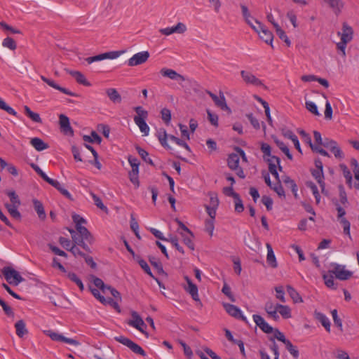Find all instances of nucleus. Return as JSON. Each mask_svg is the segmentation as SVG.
Returning a JSON list of instances; mask_svg holds the SVG:
<instances>
[{
	"label": "nucleus",
	"instance_id": "24",
	"mask_svg": "<svg viewBox=\"0 0 359 359\" xmlns=\"http://www.w3.org/2000/svg\"><path fill=\"white\" fill-rule=\"evenodd\" d=\"M30 144L36 150H37L39 151H43L49 147L48 144L45 143L39 137L32 138L30 140Z\"/></svg>",
	"mask_w": 359,
	"mask_h": 359
},
{
	"label": "nucleus",
	"instance_id": "9",
	"mask_svg": "<svg viewBox=\"0 0 359 359\" xmlns=\"http://www.w3.org/2000/svg\"><path fill=\"white\" fill-rule=\"evenodd\" d=\"M257 25H259V28H260V33L259 34V38L263 40L266 43L270 44L272 48L273 46V35L271 31H269L263 24H262L259 20H255Z\"/></svg>",
	"mask_w": 359,
	"mask_h": 359
},
{
	"label": "nucleus",
	"instance_id": "37",
	"mask_svg": "<svg viewBox=\"0 0 359 359\" xmlns=\"http://www.w3.org/2000/svg\"><path fill=\"white\" fill-rule=\"evenodd\" d=\"M83 139L85 142L91 143L97 142V144H100L102 142L101 137L94 130L91 132L90 136L84 135L83 137Z\"/></svg>",
	"mask_w": 359,
	"mask_h": 359
},
{
	"label": "nucleus",
	"instance_id": "14",
	"mask_svg": "<svg viewBox=\"0 0 359 359\" xmlns=\"http://www.w3.org/2000/svg\"><path fill=\"white\" fill-rule=\"evenodd\" d=\"M252 318L256 324L264 333L270 334L273 332V328L269 325L263 317L258 314H254Z\"/></svg>",
	"mask_w": 359,
	"mask_h": 359
},
{
	"label": "nucleus",
	"instance_id": "17",
	"mask_svg": "<svg viewBox=\"0 0 359 359\" xmlns=\"http://www.w3.org/2000/svg\"><path fill=\"white\" fill-rule=\"evenodd\" d=\"M184 279L187 283V286L184 287V290L191 294L194 301L200 302L198 293V287L196 285L193 283L191 280L187 276H184Z\"/></svg>",
	"mask_w": 359,
	"mask_h": 359
},
{
	"label": "nucleus",
	"instance_id": "8",
	"mask_svg": "<svg viewBox=\"0 0 359 359\" xmlns=\"http://www.w3.org/2000/svg\"><path fill=\"white\" fill-rule=\"evenodd\" d=\"M241 76L243 81L246 84L253 85L255 86H264L262 81L256 77L252 73L245 70L241 71Z\"/></svg>",
	"mask_w": 359,
	"mask_h": 359
},
{
	"label": "nucleus",
	"instance_id": "16",
	"mask_svg": "<svg viewBox=\"0 0 359 359\" xmlns=\"http://www.w3.org/2000/svg\"><path fill=\"white\" fill-rule=\"evenodd\" d=\"M40 77H41V79L43 81L46 83L50 87H52V88H55L56 90H58L60 92H62V93H65L66 95H70V96H73V97H77L78 96V95L76 93L70 91L67 88H65L60 86L53 80L48 79L46 76H43V75H41Z\"/></svg>",
	"mask_w": 359,
	"mask_h": 359
},
{
	"label": "nucleus",
	"instance_id": "53",
	"mask_svg": "<svg viewBox=\"0 0 359 359\" xmlns=\"http://www.w3.org/2000/svg\"><path fill=\"white\" fill-rule=\"evenodd\" d=\"M0 109L6 111L8 114L17 116V112L8 106L2 99L0 98Z\"/></svg>",
	"mask_w": 359,
	"mask_h": 359
},
{
	"label": "nucleus",
	"instance_id": "3",
	"mask_svg": "<svg viewBox=\"0 0 359 359\" xmlns=\"http://www.w3.org/2000/svg\"><path fill=\"white\" fill-rule=\"evenodd\" d=\"M330 266L332 269L328 271V273L333 274L339 280H347L353 276V272L346 269L345 265L331 263Z\"/></svg>",
	"mask_w": 359,
	"mask_h": 359
},
{
	"label": "nucleus",
	"instance_id": "7",
	"mask_svg": "<svg viewBox=\"0 0 359 359\" xmlns=\"http://www.w3.org/2000/svg\"><path fill=\"white\" fill-rule=\"evenodd\" d=\"M223 306L225 309V311L229 314L231 316L243 320L245 323H248V320L246 317H245L241 311V309L233 304L229 303H223Z\"/></svg>",
	"mask_w": 359,
	"mask_h": 359
},
{
	"label": "nucleus",
	"instance_id": "47",
	"mask_svg": "<svg viewBox=\"0 0 359 359\" xmlns=\"http://www.w3.org/2000/svg\"><path fill=\"white\" fill-rule=\"evenodd\" d=\"M287 343L285 344L287 350L290 352V353L295 358L299 357V351L297 348L292 345L291 341H287Z\"/></svg>",
	"mask_w": 359,
	"mask_h": 359
},
{
	"label": "nucleus",
	"instance_id": "12",
	"mask_svg": "<svg viewBox=\"0 0 359 359\" xmlns=\"http://www.w3.org/2000/svg\"><path fill=\"white\" fill-rule=\"evenodd\" d=\"M46 335H48L52 340L56 341H62L69 344H72L74 346L79 345V342L77 340L74 339L67 338L59 333L55 332L52 330H47L45 332Z\"/></svg>",
	"mask_w": 359,
	"mask_h": 359
},
{
	"label": "nucleus",
	"instance_id": "45",
	"mask_svg": "<svg viewBox=\"0 0 359 359\" xmlns=\"http://www.w3.org/2000/svg\"><path fill=\"white\" fill-rule=\"evenodd\" d=\"M91 196H92V198L94 201V203H95V205L99 208L100 209H101L102 210L104 211V212H107L108 211V209L103 204L101 198L97 196L96 194H95L94 193H91L90 194Z\"/></svg>",
	"mask_w": 359,
	"mask_h": 359
},
{
	"label": "nucleus",
	"instance_id": "59",
	"mask_svg": "<svg viewBox=\"0 0 359 359\" xmlns=\"http://www.w3.org/2000/svg\"><path fill=\"white\" fill-rule=\"evenodd\" d=\"M351 165L353 167V171L354 172L355 180L359 181V164L358 161L354 158H351Z\"/></svg>",
	"mask_w": 359,
	"mask_h": 359
},
{
	"label": "nucleus",
	"instance_id": "21",
	"mask_svg": "<svg viewBox=\"0 0 359 359\" xmlns=\"http://www.w3.org/2000/svg\"><path fill=\"white\" fill-rule=\"evenodd\" d=\"M32 203L34 209L36 212L39 218L41 220H44L46 218V214L43 203L36 198L32 200Z\"/></svg>",
	"mask_w": 359,
	"mask_h": 359
},
{
	"label": "nucleus",
	"instance_id": "15",
	"mask_svg": "<svg viewBox=\"0 0 359 359\" xmlns=\"http://www.w3.org/2000/svg\"><path fill=\"white\" fill-rule=\"evenodd\" d=\"M160 74L163 76L168 77L174 81H184L186 80L185 77L183 75H181L180 74L177 73L176 71L172 69L162 68L160 70Z\"/></svg>",
	"mask_w": 359,
	"mask_h": 359
},
{
	"label": "nucleus",
	"instance_id": "41",
	"mask_svg": "<svg viewBox=\"0 0 359 359\" xmlns=\"http://www.w3.org/2000/svg\"><path fill=\"white\" fill-rule=\"evenodd\" d=\"M275 142L279 149L287 156V157L290 160H292V155L290 154L289 148L284 144V142L278 140H276Z\"/></svg>",
	"mask_w": 359,
	"mask_h": 359
},
{
	"label": "nucleus",
	"instance_id": "11",
	"mask_svg": "<svg viewBox=\"0 0 359 359\" xmlns=\"http://www.w3.org/2000/svg\"><path fill=\"white\" fill-rule=\"evenodd\" d=\"M131 316L133 318V320H130L128 322V324L130 326H132V327L136 328L142 333L147 334V333L146 332H144V330L142 328V327H146V325H145L144 320L140 317V316L138 314V313L135 311H133L131 312Z\"/></svg>",
	"mask_w": 359,
	"mask_h": 359
},
{
	"label": "nucleus",
	"instance_id": "28",
	"mask_svg": "<svg viewBox=\"0 0 359 359\" xmlns=\"http://www.w3.org/2000/svg\"><path fill=\"white\" fill-rule=\"evenodd\" d=\"M25 114L34 122L42 123V120L39 114L32 111L30 108L25 105L24 106Z\"/></svg>",
	"mask_w": 359,
	"mask_h": 359
},
{
	"label": "nucleus",
	"instance_id": "58",
	"mask_svg": "<svg viewBox=\"0 0 359 359\" xmlns=\"http://www.w3.org/2000/svg\"><path fill=\"white\" fill-rule=\"evenodd\" d=\"M90 290L93 295L98 299L102 304L106 305L107 299L100 294L99 290L96 288H91L90 287Z\"/></svg>",
	"mask_w": 359,
	"mask_h": 359
},
{
	"label": "nucleus",
	"instance_id": "55",
	"mask_svg": "<svg viewBox=\"0 0 359 359\" xmlns=\"http://www.w3.org/2000/svg\"><path fill=\"white\" fill-rule=\"evenodd\" d=\"M161 118L165 124H168L171 120V111L167 108H163L161 111Z\"/></svg>",
	"mask_w": 359,
	"mask_h": 359
},
{
	"label": "nucleus",
	"instance_id": "54",
	"mask_svg": "<svg viewBox=\"0 0 359 359\" xmlns=\"http://www.w3.org/2000/svg\"><path fill=\"white\" fill-rule=\"evenodd\" d=\"M271 189H273L280 197H285V191L280 184V182H277V183L274 184Z\"/></svg>",
	"mask_w": 359,
	"mask_h": 359
},
{
	"label": "nucleus",
	"instance_id": "35",
	"mask_svg": "<svg viewBox=\"0 0 359 359\" xmlns=\"http://www.w3.org/2000/svg\"><path fill=\"white\" fill-rule=\"evenodd\" d=\"M323 279L324 280L325 285L330 289L336 290L337 288V284L334 283L333 274H323Z\"/></svg>",
	"mask_w": 359,
	"mask_h": 359
},
{
	"label": "nucleus",
	"instance_id": "19",
	"mask_svg": "<svg viewBox=\"0 0 359 359\" xmlns=\"http://www.w3.org/2000/svg\"><path fill=\"white\" fill-rule=\"evenodd\" d=\"M353 29L347 23L344 22L342 27V32H338L341 35V41L348 43L353 39Z\"/></svg>",
	"mask_w": 359,
	"mask_h": 359
},
{
	"label": "nucleus",
	"instance_id": "20",
	"mask_svg": "<svg viewBox=\"0 0 359 359\" xmlns=\"http://www.w3.org/2000/svg\"><path fill=\"white\" fill-rule=\"evenodd\" d=\"M314 318L322 324V325L325 327L326 331H330V322L328 318L325 314L319 311H315Z\"/></svg>",
	"mask_w": 359,
	"mask_h": 359
},
{
	"label": "nucleus",
	"instance_id": "48",
	"mask_svg": "<svg viewBox=\"0 0 359 359\" xmlns=\"http://www.w3.org/2000/svg\"><path fill=\"white\" fill-rule=\"evenodd\" d=\"M91 277L93 278V282L94 285L97 287L100 288L102 291V292L104 293L105 291H106V288L107 287V285H105L104 283L103 280L101 278H97V277H96L95 276H92Z\"/></svg>",
	"mask_w": 359,
	"mask_h": 359
},
{
	"label": "nucleus",
	"instance_id": "6",
	"mask_svg": "<svg viewBox=\"0 0 359 359\" xmlns=\"http://www.w3.org/2000/svg\"><path fill=\"white\" fill-rule=\"evenodd\" d=\"M124 51H109L101 53L95 56L88 57L85 59L88 64L94 62H98L106 59H116L119 57Z\"/></svg>",
	"mask_w": 359,
	"mask_h": 359
},
{
	"label": "nucleus",
	"instance_id": "5",
	"mask_svg": "<svg viewBox=\"0 0 359 359\" xmlns=\"http://www.w3.org/2000/svg\"><path fill=\"white\" fill-rule=\"evenodd\" d=\"M114 339L116 341L128 347L133 353L139 354L142 356L146 355V352L143 350V348L141 346H140L137 344L133 342L130 339L123 336H118L115 337Z\"/></svg>",
	"mask_w": 359,
	"mask_h": 359
},
{
	"label": "nucleus",
	"instance_id": "52",
	"mask_svg": "<svg viewBox=\"0 0 359 359\" xmlns=\"http://www.w3.org/2000/svg\"><path fill=\"white\" fill-rule=\"evenodd\" d=\"M338 189L339 192V199L341 203L343 205L348 203V198L344 186L342 184H339L338 186Z\"/></svg>",
	"mask_w": 359,
	"mask_h": 359
},
{
	"label": "nucleus",
	"instance_id": "44",
	"mask_svg": "<svg viewBox=\"0 0 359 359\" xmlns=\"http://www.w3.org/2000/svg\"><path fill=\"white\" fill-rule=\"evenodd\" d=\"M168 138L170 140L175 142L177 145L184 147L185 149H187L189 151H191V149H190L189 146L184 140L178 138L172 135H169Z\"/></svg>",
	"mask_w": 359,
	"mask_h": 359
},
{
	"label": "nucleus",
	"instance_id": "22",
	"mask_svg": "<svg viewBox=\"0 0 359 359\" xmlns=\"http://www.w3.org/2000/svg\"><path fill=\"white\" fill-rule=\"evenodd\" d=\"M329 6L333 10L336 15H339L344 6V4L341 0H324Z\"/></svg>",
	"mask_w": 359,
	"mask_h": 359
},
{
	"label": "nucleus",
	"instance_id": "33",
	"mask_svg": "<svg viewBox=\"0 0 359 359\" xmlns=\"http://www.w3.org/2000/svg\"><path fill=\"white\" fill-rule=\"evenodd\" d=\"M276 308L283 318L287 319L291 317V310L288 306L276 304Z\"/></svg>",
	"mask_w": 359,
	"mask_h": 359
},
{
	"label": "nucleus",
	"instance_id": "31",
	"mask_svg": "<svg viewBox=\"0 0 359 359\" xmlns=\"http://www.w3.org/2000/svg\"><path fill=\"white\" fill-rule=\"evenodd\" d=\"M106 93L110 100L114 103H120L121 102V97L115 88H109Z\"/></svg>",
	"mask_w": 359,
	"mask_h": 359
},
{
	"label": "nucleus",
	"instance_id": "1",
	"mask_svg": "<svg viewBox=\"0 0 359 359\" xmlns=\"http://www.w3.org/2000/svg\"><path fill=\"white\" fill-rule=\"evenodd\" d=\"M72 219L76 224V229L77 231L73 229H69L73 241V245L69 249V252H72L75 257L78 256L84 257L86 254L81 251L78 246L81 247L86 252L91 253L92 251L87 243L90 245L93 244L94 243V237L87 228L81 225L83 223H86V220L83 217L79 215L74 214L72 216Z\"/></svg>",
	"mask_w": 359,
	"mask_h": 359
},
{
	"label": "nucleus",
	"instance_id": "43",
	"mask_svg": "<svg viewBox=\"0 0 359 359\" xmlns=\"http://www.w3.org/2000/svg\"><path fill=\"white\" fill-rule=\"evenodd\" d=\"M187 28L185 24L182 22H178L175 26L170 27L172 33L184 34L187 31Z\"/></svg>",
	"mask_w": 359,
	"mask_h": 359
},
{
	"label": "nucleus",
	"instance_id": "40",
	"mask_svg": "<svg viewBox=\"0 0 359 359\" xmlns=\"http://www.w3.org/2000/svg\"><path fill=\"white\" fill-rule=\"evenodd\" d=\"M275 29L277 35L279 36V38L282 40H283L287 46H290V41L287 36L285 32L280 28V27L278 25H275Z\"/></svg>",
	"mask_w": 359,
	"mask_h": 359
},
{
	"label": "nucleus",
	"instance_id": "34",
	"mask_svg": "<svg viewBox=\"0 0 359 359\" xmlns=\"http://www.w3.org/2000/svg\"><path fill=\"white\" fill-rule=\"evenodd\" d=\"M135 149L138 154L141 156L142 160L151 165H154V163L151 158L149 157V153L141 148L140 146H135Z\"/></svg>",
	"mask_w": 359,
	"mask_h": 359
},
{
	"label": "nucleus",
	"instance_id": "23",
	"mask_svg": "<svg viewBox=\"0 0 359 359\" xmlns=\"http://www.w3.org/2000/svg\"><path fill=\"white\" fill-rule=\"evenodd\" d=\"M67 72L76 79L77 83L86 86H90V83L86 79L84 75L81 72L79 71L69 70H67Z\"/></svg>",
	"mask_w": 359,
	"mask_h": 359
},
{
	"label": "nucleus",
	"instance_id": "63",
	"mask_svg": "<svg viewBox=\"0 0 359 359\" xmlns=\"http://www.w3.org/2000/svg\"><path fill=\"white\" fill-rule=\"evenodd\" d=\"M233 198L235 201V211L238 213L242 212L244 210V206L239 194L237 197H234Z\"/></svg>",
	"mask_w": 359,
	"mask_h": 359
},
{
	"label": "nucleus",
	"instance_id": "62",
	"mask_svg": "<svg viewBox=\"0 0 359 359\" xmlns=\"http://www.w3.org/2000/svg\"><path fill=\"white\" fill-rule=\"evenodd\" d=\"M306 108L312 114L320 116V113L318 112V107L316 104L311 101L306 102Z\"/></svg>",
	"mask_w": 359,
	"mask_h": 359
},
{
	"label": "nucleus",
	"instance_id": "51",
	"mask_svg": "<svg viewBox=\"0 0 359 359\" xmlns=\"http://www.w3.org/2000/svg\"><path fill=\"white\" fill-rule=\"evenodd\" d=\"M241 8L243 17L245 22L248 25H251V21L250 20V18H251V15H250V13L249 11L248 7L244 4H241Z\"/></svg>",
	"mask_w": 359,
	"mask_h": 359
},
{
	"label": "nucleus",
	"instance_id": "2",
	"mask_svg": "<svg viewBox=\"0 0 359 359\" xmlns=\"http://www.w3.org/2000/svg\"><path fill=\"white\" fill-rule=\"evenodd\" d=\"M134 110L137 114L134 117L135 124L139 127L142 133L147 135L149 132V127L146 123V119L148 117V111L144 109L141 106L135 107Z\"/></svg>",
	"mask_w": 359,
	"mask_h": 359
},
{
	"label": "nucleus",
	"instance_id": "25",
	"mask_svg": "<svg viewBox=\"0 0 359 359\" xmlns=\"http://www.w3.org/2000/svg\"><path fill=\"white\" fill-rule=\"evenodd\" d=\"M239 156L236 153H231L227 158V165L231 170H235L239 167Z\"/></svg>",
	"mask_w": 359,
	"mask_h": 359
},
{
	"label": "nucleus",
	"instance_id": "46",
	"mask_svg": "<svg viewBox=\"0 0 359 359\" xmlns=\"http://www.w3.org/2000/svg\"><path fill=\"white\" fill-rule=\"evenodd\" d=\"M340 168L342 170L344 177L346 180V182L351 187L352 182V175L350 170L348 169L347 166L344 164H341Z\"/></svg>",
	"mask_w": 359,
	"mask_h": 359
},
{
	"label": "nucleus",
	"instance_id": "57",
	"mask_svg": "<svg viewBox=\"0 0 359 359\" xmlns=\"http://www.w3.org/2000/svg\"><path fill=\"white\" fill-rule=\"evenodd\" d=\"M269 158L266 160V161L268 162V164L269 165V163H271V164L276 165V166L278 165V170L280 171H282L283 167L280 165V158L278 156H273L271 154V156H269Z\"/></svg>",
	"mask_w": 359,
	"mask_h": 359
},
{
	"label": "nucleus",
	"instance_id": "26",
	"mask_svg": "<svg viewBox=\"0 0 359 359\" xmlns=\"http://www.w3.org/2000/svg\"><path fill=\"white\" fill-rule=\"evenodd\" d=\"M267 248V257H266V262L272 268H276L278 264L276 259V256L274 255V252L273 251L272 247L270 244H266Z\"/></svg>",
	"mask_w": 359,
	"mask_h": 359
},
{
	"label": "nucleus",
	"instance_id": "36",
	"mask_svg": "<svg viewBox=\"0 0 359 359\" xmlns=\"http://www.w3.org/2000/svg\"><path fill=\"white\" fill-rule=\"evenodd\" d=\"M306 185L308 188H309L311 190L315 197L316 204H319L320 201V196L317 186L311 181L306 182Z\"/></svg>",
	"mask_w": 359,
	"mask_h": 359
},
{
	"label": "nucleus",
	"instance_id": "60",
	"mask_svg": "<svg viewBox=\"0 0 359 359\" xmlns=\"http://www.w3.org/2000/svg\"><path fill=\"white\" fill-rule=\"evenodd\" d=\"M275 290L276 292V297L279 299L281 302L285 303V292L283 290V286H276L275 287Z\"/></svg>",
	"mask_w": 359,
	"mask_h": 359
},
{
	"label": "nucleus",
	"instance_id": "56",
	"mask_svg": "<svg viewBox=\"0 0 359 359\" xmlns=\"http://www.w3.org/2000/svg\"><path fill=\"white\" fill-rule=\"evenodd\" d=\"M214 221L215 219H207L205 222V229L210 236H212L215 229Z\"/></svg>",
	"mask_w": 359,
	"mask_h": 359
},
{
	"label": "nucleus",
	"instance_id": "18",
	"mask_svg": "<svg viewBox=\"0 0 359 359\" xmlns=\"http://www.w3.org/2000/svg\"><path fill=\"white\" fill-rule=\"evenodd\" d=\"M59 123L60 129L65 134L74 135V130L70 126L69 119L66 115L60 114L59 116Z\"/></svg>",
	"mask_w": 359,
	"mask_h": 359
},
{
	"label": "nucleus",
	"instance_id": "42",
	"mask_svg": "<svg viewBox=\"0 0 359 359\" xmlns=\"http://www.w3.org/2000/svg\"><path fill=\"white\" fill-rule=\"evenodd\" d=\"M31 167L47 183L51 180L36 164L31 163Z\"/></svg>",
	"mask_w": 359,
	"mask_h": 359
},
{
	"label": "nucleus",
	"instance_id": "10",
	"mask_svg": "<svg viewBox=\"0 0 359 359\" xmlns=\"http://www.w3.org/2000/svg\"><path fill=\"white\" fill-rule=\"evenodd\" d=\"M149 57L148 51H142L135 54L128 61V65L134 67L144 63Z\"/></svg>",
	"mask_w": 359,
	"mask_h": 359
},
{
	"label": "nucleus",
	"instance_id": "38",
	"mask_svg": "<svg viewBox=\"0 0 359 359\" xmlns=\"http://www.w3.org/2000/svg\"><path fill=\"white\" fill-rule=\"evenodd\" d=\"M7 196L10 198V201L11 203L10 205L11 206H20L21 204L19 196L16 194L15 191H6Z\"/></svg>",
	"mask_w": 359,
	"mask_h": 359
},
{
	"label": "nucleus",
	"instance_id": "27",
	"mask_svg": "<svg viewBox=\"0 0 359 359\" xmlns=\"http://www.w3.org/2000/svg\"><path fill=\"white\" fill-rule=\"evenodd\" d=\"M15 327L16 330V334L20 338L23 337L25 334L28 333V330L26 328L25 323L24 322L23 320H20L17 321L15 324Z\"/></svg>",
	"mask_w": 359,
	"mask_h": 359
},
{
	"label": "nucleus",
	"instance_id": "13",
	"mask_svg": "<svg viewBox=\"0 0 359 359\" xmlns=\"http://www.w3.org/2000/svg\"><path fill=\"white\" fill-rule=\"evenodd\" d=\"M208 94L214 101L216 106H217L222 110L231 112V109L226 104V99L222 92H219V96L216 95L215 94L212 93L210 91H208Z\"/></svg>",
	"mask_w": 359,
	"mask_h": 359
},
{
	"label": "nucleus",
	"instance_id": "4",
	"mask_svg": "<svg viewBox=\"0 0 359 359\" xmlns=\"http://www.w3.org/2000/svg\"><path fill=\"white\" fill-rule=\"evenodd\" d=\"M2 273L8 283L11 285H18L20 283L25 281V278L17 271L10 266L4 267Z\"/></svg>",
	"mask_w": 359,
	"mask_h": 359
},
{
	"label": "nucleus",
	"instance_id": "39",
	"mask_svg": "<svg viewBox=\"0 0 359 359\" xmlns=\"http://www.w3.org/2000/svg\"><path fill=\"white\" fill-rule=\"evenodd\" d=\"M68 278L72 282L75 283L79 289L83 291L84 290V285L81 281V280L77 276V275L74 272H68L67 274Z\"/></svg>",
	"mask_w": 359,
	"mask_h": 359
},
{
	"label": "nucleus",
	"instance_id": "29",
	"mask_svg": "<svg viewBox=\"0 0 359 359\" xmlns=\"http://www.w3.org/2000/svg\"><path fill=\"white\" fill-rule=\"evenodd\" d=\"M6 208L7 209L8 212H9L10 215L17 219L20 220L21 219V214L18 211V208L19 206H11L9 203H6L4 204Z\"/></svg>",
	"mask_w": 359,
	"mask_h": 359
},
{
	"label": "nucleus",
	"instance_id": "61",
	"mask_svg": "<svg viewBox=\"0 0 359 359\" xmlns=\"http://www.w3.org/2000/svg\"><path fill=\"white\" fill-rule=\"evenodd\" d=\"M182 237L183 238V242L191 250H194V244L192 241V236L189 235V236H187L183 233H180Z\"/></svg>",
	"mask_w": 359,
	"mask_h": 359
},
{
	"label": "nucleus",
	"instance_id": "30",
	"mask_svg": "<svg viewBox=\"0 0 359 359\" xmlns=\"http://www.w3.org/2000/svg\"><path fill=\"white\" fill-rule=\"evenodd\" d=\"M287 292L294 303L302 302L303 299L298 292L291 285H287Z\"/></svg>",
	"mask_w": 359,
	"mask_h": 359
},
{
	"label": "nucleus",
	"instance_id": "50",
	"mask_svg": "<svg viewBox=\"0 0 359 359\" xmlns=\"http://www.w3.org/2000/svg\"><path fill=\"white\" fill-rule=\"evenodd\" d=\"M331 313H332V316L333 318V321H334V325L337 327H339L340 331L342 332L343 331L342 321H341V318L337 315V309L332 310L331 311Z\"/></svg>",
	"mask_w": 359,
	"mask_h": 359
},
{
	"label": "nucleus",
	"instance_id": "49",
	"mask_svg": "<svg viewBox=\"0 0 359 359\" xmlns=\"http://www.w3.org/2000/svg\"><path fill=\"white\" fill-rule=\"evenodd\" d=\"M2 45L12 50H15L17 47L15 41L11 37H6L4 39Z\"/></svg>",
	"mask_w": 359,
	"mask_h": 359
},
{
	"label": "nucleus",
	"instance_id": "32",
	"mask_svg": "<svg viewBox=\"0 0 359 359\" xmlns=\"http://www.w3.org/2000/svg\"><path fill=\"white\" fill-rule=\"evenodd\" d=\"M149 261L151 264L157 270L159 274L167 276V273L164 271L161 262L154 257H149Z\"/></svg>",
	"mask_w": 359,
	"mask_h": 359
},
{
	"label": "nucleus",
	"instance_id": "64",
	"mask_svg": "<svg viewBox=\"0 0 359 359\" xmlns=\"http://www.w3.org/2000/svg\"><path fill=\"white\" fill-rule=\"evenodd\" d=\"M330 150L334 154V156L337 158H344V154L340 149V147L338 146L337 143H336V145H334L332 147Z\"/></svg>",
	"mask_w": 359,
	"mask_h": 359
}]
</instances>
